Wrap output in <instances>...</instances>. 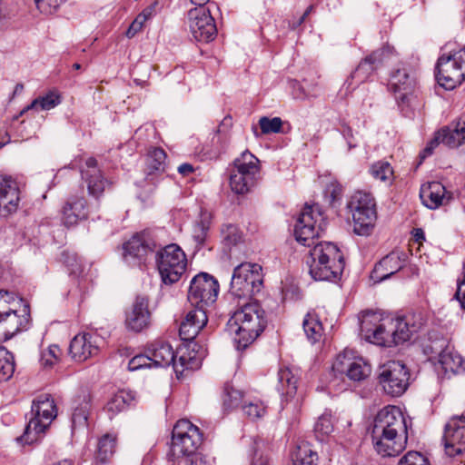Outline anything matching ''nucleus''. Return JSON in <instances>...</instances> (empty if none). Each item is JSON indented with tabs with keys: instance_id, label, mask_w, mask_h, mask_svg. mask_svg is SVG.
Listing matches in <instances>:
<instances>
[{
	"instance_id": "9b49d317",
	"label": "nucleus",
	"mask_w": 465,
	"mask_h": 465,
	"mask_svg": "<svg viewBox=\"0 0 465 465\" xmlns=\"http://www.w3.org/2000/svg\"><path fill=\"white\" fill-rule=\"evenodd\" d=\"M378 379L385 393L401 396L409 386L410 373L403 363L392 361L380 368Z\"/></svg>"
},
{
	"instance_id": "a18cd8bd",
	"label": "nucleus",
	"mask_w": 465,
	"mask_h": 465,
	"mask_svg": "<svg viewBox=\"0 0 465 465\" xmlns=\"http://www.w3.org/2000/svg\"><path fill=\"white\" fill-rule=\"evenodd\" d=\"M62 354L61 349L57 345H50L46 351L41 354V364L44 368H52L56 364Z\"/></svg>"
},
{
	"instance_id": "72a5a7b5",
	"label": "nucleus",
	"mask_w": 465,
	"mask_h": 465,
	"mask_svg": "<svg viewBox=\"0 0 465 465\" xmlns=\"http://www.w3.org/2000/svg\"><path fill=\"white\" fill-rule=\"evenodd\" d=\"M292 465H314L318 459L317 453L308 442L299 443L292 452Z\"/></svg>"
},
{
	"instance_id": "6e6552de",
	"label": "nucleus",
	"mask_w": 465,
	"mask_h": 465,
	"mask_svg": "<svg viewBox=\"0 0 465 465\" xmlns=\"http://www.w3.org/2000/svg\"><path fill=\"white\" fill-rule=\"evenodd\" d=\"M259 160L249 151L234 160L230 175V187L237 194H245L255 185L260 172Z\"/></svg>"
},
{
	"instance_id": "603ef678",
	"label": "nucleus",
	"mask_w": 465,
	"mask_h": 465,
	"mask_svg": "<svg viewBox=\"0 0 465 465\" xmlns=\"http://www.w3.org/2000/svg\"><path fill=\"white\" fill-rule=\"evenodd\" d=\"M153 363L150 359V355H136L133 357L128 362V370L131 371H138L143 368H150Z\"/></svg>"
},
{
	"instance_id": "5fc2aeb1",
	"label": "nucleus",
	"mask_w": 465,
	"mask_h": 465,
	"mask_svg": "<svg viewBox=\"0 0 465 465\" xmlns=\"http://www.w3.org/2000/svg\"><path fill=\"white\" fill-rule=\"evenodd\" d=\"M16 295L5 290H0V312H6L12 308L10 304L16 301Z\"/></svg>"
},
{
	"instance_id": "1a4fd4ad",
	"label": "nucleus",
	"mask_w": 465,
	"mask_h": 465,
	"mask_svg": "<svg viewBox=\"0 0 465 465\" xmlns=\"http://www.w3.org/2000/svg\"><path fill=\"white\" fill-rule=\"evenodd\" d=\"M156 264L164 284L177 282L184 273L187 259L183 251L176 244H170L157 252Z\"/></svg>"
},
{
	"instance_id": "a878e982",
	"label": "nucleus",
	"mask_w": 465,
	"mask_h": 465,
	"mask_svg": "<svg viewBox=\"0 0 465 465\" xmlns=\"http://www.w3.org/2000/svg\"><path fill=\"white\" fill-rule=\"evenodd\" d=\"M193 307V310L187 312L185 319L180 325V336L184 341L193 340L208 321L206 308L202 306Z\"/></svg>"
},
{
	"instance_id": "6e6d98bb",
	"label": "nucleus",
	"mask_w": 465,
	"mask_h": 465,
	"mask_svg": "<svg viewBox=\"0 0 465 465\" xmlns=\"http://www.w3.org/2000/svg\"><path fill=\"white\" fill-rule=\"evenodd\" d=\"M209 230V226L207 223H205L203 221H201L198 223L193 230V238L199 244H203L207 232Z\"/></svg>"
},
{
	"instance_id": "e433bc0d",
	"label": "nucleus",
	"mask_w": 465,
	"mask_h": 465,
	"mask_svg": "<svg viewBox=\"0 0 465 465\" xmlns=\"http://www.w3.org/2000/svg\"><path fill=\"white\" fill-rule=\"evenodd\" d=\"M302 325L307 339L312 343H315L321 339L323 328L319 317L316 314L312 312L307 313L303 320Z\"/></svg>"
},
{
	"instance_id": "ddd939ff",
	"label": "nucleus",
	"mask_w": 465,
	"mask_h": 465,
	"mask_svg": "<svg viewBox=\"0 0 465 465\" xmlns=\"http://www.w3.org/2000/svg\"><path fill=\"white\" fill-rule=\"evenodd\" d=\"M332 369L341 374H345L354 381L365 380L371 372V365L362 357L356 356L351 350H345L337 356Z\"/></svg>"
},
{
	"instance_id": "de8ad7c7",
	"label": "nucleus",
	"mask_w": 465,
	"mask_h": 465,
	"mask_svg": "<svg viewBox=\"0 0 465 465\" xmlns=\"http://www.w3.org/2000/svg\"><path fill=\"white\" fill-rule=\"evenodd\" d=\"M222 236L223 242L227 246L235 245L242 239V234L239 229L232 224H226L223 226Z\"/></svg>"
},
{
	"instance_id": "423d86ee",
	"label": "nucleus",
	"mask_w": 465,
	"mask_h": 465,
	"mask_svg": "<svg viewBox=\"0 0 465 465\" xmlns=\"http://www.w3.org/2000/svg\"><path fill=\"white\" fill-rule=\"evenodd\" d=\"M353 219V231L359 235L370 234L374 226L377 213L372 195L365 192H356L347 204Z\"/></svg>"
},
{
	"instance_id": "f8f14e48",
	"label": "nucleus",
	"mask_w": 465,
	"mask_h": 465,
	"mask_svg": "<svg viewBox=\"0 0 465 465\" xmlns=\"http://www.w3.org/2000/svg\"><path fill=\"white\" fill-rule=\"evenodd\" d=\"M218 292V282L208 273L201 272L191 281L188 301L192 306L206 308L215 302Z\"/></svg>"
},
{
	"instance_id": "c03bdc74",
	"label": "nucleus",
	"mask_w": 465,
	"mask_h": 465,
	"mask_svg": "<svg viewBox=\"0 0 465 465\" xmlns=\"http://www.w3.org/2000/svg\"><path fill=\"white\" fill-rule=\"evenodd\" d=\"M242 400V392L230 384H226L224 388L223 406L226 409H233L238 407Z\"/></svg>"
},
{
	"instance_id": "aec40b11",
	"label": "nucleus",
	"mask_w": 465,
	"mask_h": 465,
	"mask_svg": "<svg viewBox=\"0 0 465 465\" xmlns=\"http://www.w3.org/2000/svg\"><path fill=\"white\" fill-rule=\"evenodd\" d=\"M387 317L379 312H364L360 318L361 333L364 339L374 344L382 346L387 331Z\"/></svg>"
},
{
	"instance_id": "f3484780",
	"label": "nucleus",
	"mask_w": 465,
	"mask_h": 465,
	"mask_svg": "<svg viewBox=\"0 0 465 465\" xmlns=\"http://www.w3.org/2000/svg\"><path fill=\"white\" fill-rule=\"evenodd\" d=\"M155 248L156 244L148 232L136 233L124 244V259L130 265H141Z\"/></svg>"
},
{
	"instance_id": "cd10ccee",
	"label": "nucleus",
	"mask_w": 465,
	"mask_h": 465,
	"mask_svg": "<svg viewBox=\"0 0 465 465\" xmlns=\"http://www.w3.org/2000/svg\"><path fill=\"white\" fill-rule=\"evenodd\" d=\"M148 353L153 366L163 368L173 363L175 372H179L173 349L169 343L156 341L150 346Z\"/></svg>"
},
{
	"instance_id": "4468645a",
	"label": "nucleus",
	"mask_w": 465,
	"mask_h": 465,
	"mask_svg": "<svg viewBox=\"0 0 465 465\" xmlns=\"http://www.w3.org/2000/svg\"><path fill=\"white\" fill-rule=\"evenodd\" d=\"M187 19L190 31L198 42L208 43L216 37L217 28L214 19L205 7L189 10Z\"/></svg>"
},
{
	"instance_id": "c756f323",
	"label": "nucleus",
	"mask_w": 465,
	"mask_h": 465,
	"mask_svg": "<svg viewBox=\"0 0 465 465\" xmlns=\"http://www.w3.org/2000/svg\"><path fill=\"white\" fill-rule=\"evenodd\" d=\"M390 86L394 93L399 94L397 97L404 102L407 95L413 90L414 80L410 75L407 68H398L391 75Z\"/></svg>"
},
{
	"instance_id": "7ed1b4c3",
	"label": "nucleus",
	"mask_w": 465,
	"mask_h": 465,
	"mask_svg": "<svg viewBox=\"0 0 465 465\" xmlns=\"http://www.w3.org/2000/svg\"><path fill=\"white\" fill-rule=\"evenodd\" d=\"M230 322L237 326L238 346L245 348L264 330L267 324L265 312L257 302H244L236 310Z\"/></svg>"
},
{
	"instance_id": "2f4dec72",
	"label": "nucleus",
	"mask_w": 465,
	"mask_h": 465,
	"mask_svg": "<svg viewBox=\"0 0 465 465\" xmlns=\"http://www.w3.org/2000/svg\"><path fill=\"white\" fill-rule=\"evenodd\" d=\"M82 178L87 184L89 194L95 198L100 197L105 188L110 185L99 169L82 170Z\"/></svg>"
},
{
	"instance_id": "37998d69",
	"label": "nucleus",
	"mask_w": 465,
	"mask_h": 465,
	"mask_svg": "<svg viewBox=\"0 0 465 465\" xmlns=\"http://www.w3.org/2000/svg\"><path fill=\"white\" fill-rule=\"evenodd\" d=\"M371 173L376 179L391 183L393 180V170L388 162H377L371 167Z\"/></svg>"
},
{
	"instance_id": "3c124183",
	"label": "nucleus",
	"mask_w": 465,
	"mask_h": 465,
	"mask_svg": "<svg viewBox=\"0 0 465 465\" xmlns=\"http://www.w3.org/2000/svg\"><path fill=\"white\" fill-rule=\"evenodd\" d=\"M36 7L41 13L51 15L65 2V0H35Z\"/></svg>"
},
{
	"instance_id": "e2e57ef3",
	"label": "nucleus",
	"mask_w": 465,
	"mask_h": 465,
	"mask_svg": "<svg viewBox=\"0 0 465 465\" xmlns=\"http://www.w3.org/2000/svg\"><path fill=\"white\" fill-rule=\"evenodd\" d=\"M193 171H194L193 166L187 163H183L178 167L179 173H181L183 176H187V175L191 174L192 173H193Z\"/></svg>"
},
{
	"instance_id": "774afa93",
	"label": "nucleus",
	"mask_w": 465,
	"mask_h": 465,
	"mask_svg": "<svg viewBox=\"0 0 465 465\" xmlns=\"http://www.w3.org/2000/svg\"><path fill=\"white\" fill-rule=\"evenodd\" d=\"M24 90V84L19 83V84H16L15 86V89H14V94H21Z\"/></svg>"
},
{
	"instance_id": "f03ea898",
	"label": "nucleus",
	"mask_w": 465,
	"mask_h": 465,
	"mask_svg": "<svg viewBox=\"0 0 465 465\" xmlns=\"http://www.w3.org/2000/svg\"><path fill=\"white\" fill-rule=\"evenodd\" d=\"M408 431L406 420L396 406H386L375 416L371 430L374 450L381 457H395L404 450Z\"/></svg>"
},
{
	"instance_id": "c85d7f7f",
	"label": "nucleus",
	"mask_w": 465,
	"mask_h": 465,
	"mask_svg": "<svg viewBox=\"0 0 465 465\" xmlns=\"http://www.w3.org/2000/svg\"><path fill=\"white\" fill-rule=\"evenodd\" d=\"M402 262L398 253L391 252L383 257L379 263L375 265L371 272V278L375 282H381L400 271L402 268Z\"/></svg>"
},
{
	"instance_id": "69168bd1",
	"label": "nucleus",
	"mask_w": 465,
	"mask_h": 465,
	"mask_svg": "<svg viewBox=\"0 0 465 465\" xmlns=\"http://www.w3.org/2000/svg\"><path fill=\"white\" fill-rule=\"evenodd\" d=\"M73 259H74V261L75 262V265H74V262L70 263L69 262H67V266L71 267V272L72 273L79 274L82 272L81 269H80V265L77 262L76 257H74Z\"/></svg>"
},
{
	"instance_id": "4c0bfd02",
	"label": "nucleus",
	"mask_w": 465,
	"mask_h": 465,
	"mask_svg": "<svg viewBox=\"0 0 465 465\" xmlns=\"http://www.w3.org/2000/svg\"><path fill=\"white\" fill-rule=\"evenodd\" d=\"M166 153L161 148H154L147 158V179L155 173H163L165 169Z\"/></svg>"
},
{
	"instance_id": "f704fd0d",
	"label": "nucleus",
	"mask_w": 465,
	"mask_h": 465,
	"mask_svg": "<svg viewBox=\"0 0 465 465\" xmlns=\"http://www.w3.org/2000/svg\"><path fill=\"white\" fill-rule=\"evenodd\" d=\"M278 391L286 395L292 397L297 391V378L289 368L281 369L278 372Z\"/></svg>"
},
{
	"instance_id": "09e8293b",
	"label": "nucleus",
	"mask_w": 465,
	"mask_h": 465,
	"mask_svg": "<svg viewBox=\"0 0 465 465\" xmlns=\"http://www.w3.org/2000/svg\"><path fill=\"white\" fill-rule=\"evenodd\" d=\"M244 414L252 420L262 418L266 411V408L262 401H250L242 405Z\"/></svg>"
},
{
	"instance_id": "9d476101",
	"label": "nucleus",
	"mask_w": 465,
	"mask_h": 465,
	"mask_svg": "<svg viewBox=\"0 0 465 465\" xmlns=\"http://www.w3.org/2000/svg\"><path fill=\"white\" fill-rule=\"evenodd\" d=\"M172 453L174 457H187L197 452L202 443L199 429L188 420H180L173 430Z\"/></svg>"
},
{
	"instance_id": "680f3d73",
	"label": "nucleus",
	"mask_w": 465,
	"mask_h": 465,
	"mask_svg": "<svg viewBox=\"0 0 465 465\" xmlns=\"http://www.w3.org/2000/svg\"><path fill=\"white\" fill-rule=\"evenodd\" d=\"M341 134L347 141L349 150L355 148L357 146V144L355 143H353L354 137H353L352 130L351 128L346 127L344 130L341 131Z\"/></svg>"
},
{
	"instance_id": "473e14b6",
	"label": "nucleus",
	"mask_w": 465,
	"mask_h": 465,
	"mask_svg": "<svg viewBox=\"0 0 465 465\" xmlns=\"http://www.w3.org/2000/svg\"><path fill=\"white\" fill-rule=\"evenodd\" d=\"M134 401V395L132 391H119L107 402L106 411L111 413V418L124 411Z\"/></svg>"
},
{
	"instance_id": "bb28decb",
	"label": "nucleus",
	"mask_w": 465,
	"mask_h": 465,
	"mask_svg": "<svg viewBox=\"0 0 465 465\" xmlns=\"http://www.w3.org/2000/svg\"><path fill=\"white\" fill-rule=\"evenodd\" d=\"M420 197L426 207L435 210L449 203L452 199V193L447 192L440 183L430 182L421 185Z\"/></svg>"
},
{
	"instance_id": "0e129e2a",
	"label": "nucleus",
	"mask_w": 465,
	"mask_h": 465,
	"mask_svg": "<svg viewBox=\"0 0 465 465\" xmlns=\"http://www.w3.org/2000/svg\"><path fill=\"white\" fill-rule=\"evenodd\" d=\"M268 460L262 454L255 453L251 465H267Z\"/></svg>"
},
{
	"instance_id": "052dcab7",
	"label": "nucleus",
	"mask_w": 465,
	"mask_h": 465,
	"mask_svg": "<svg viewBox=\"0 0 465 465\" xmlns=\"http://www.w3.org/2000/svg\"><path fill=\"white\" fill-rule=\"evenodd\" d=\"M159 5L158 1H154L153 4L145 7L142 14L143 16H145L148 20L151 19L153 16H154L157 13V7Z\"/></svg>"
},
{
	"instance_id": "2eb2a0df",
	"label": "nucleus",
	"mask_w": 465,
	"mask_h": 465,
	"mask_svg": "<svg viewBox=\"0 0 465 465\" xmlns=\"http://www.w3.org/2000/svg\"><path fill=\"white\" fill-rule=\"evenodd\" d=\"M430 358H438L445 371L460 373L465 371V361L460 354L450 348L445 339L432 341L425 347Z\"/></svg>"
},
{
	"instance_id": "20e7f679",
	"label": "nucleus",
	"mask_w": 465,
	"mask_h": 465,
	"mask_svg": "<svg viewBox=\"0 0 465 465\" xmlns=\"http://www.w3.org/2000/svg\"><path fill=\"white\" fill-rule=\"evenodd\" d=\"M56 415V405L52 397L49 394L39 395L33 401L31 418L25 432L16 440L21 444H32L37 441Z\"/></svg>"
},
{
	"instance_id": "58836bf2",
	"label": "nucleus",
	"mask_w": 465,
	"mask_h": 465,
	"mask_svg": "<svg viewBox=\"0 0 465 465\" xmlns=\"http://www.w3.org/2000/svg\"><path fill=\"white\" fill-rule=\"evenodd\" d=\"M89 402L90 397L86 395L84 397L83 402L74 409L72 415V428L74 430L76 429H84L87 426Z\"/></svg>"
},
{
	"instance_id": "49530a36",
	"label": "nucleus",
	"mask_w": 465,
	"mask_h": 465,
	"mask_svg": "<svg viewBox=\"0 0 465 465\" xmlns=\"http://www.w3.org/2000/svg\"><path fill=\"white\" fill-rule=\"evenodd\" d=\"M259 125L263 134H277L281 132L282 121L280 117L262 116L259 120Z\"/></svg>"
},
{
	"instance_id": "8fccbe9b",
	"label": "nucleus",
	"mask_w": 465,
	"mask_h": 465,
	"mask_svg": "<svg viewBox=\"0 0 465 465\" xmlns=\"http://www.w3.org/2000/svg\"><path fill=\"white\" fill-rule=\"evenodd\" d=\"M398 465H429V461L420 452L409 451L400 460Z\"/></svg>"
},
{
	"instance_id": "b1692460",
	"label": "nucleus",
	"mask_w": 465,
	"mask_h": 465,
	"mask_svg": "<svg viewBox=\"0 0 465 465\" xmlns=\"http://www.w3.org/2000/svg\"><path fill=\"white\" fill-rule=\"evenodd\" d=\"M19 202L17 183L11 177L0 176V215L7 216L15 212Z\"/></svg>"
},
{
	"instance_id": "79ce46f5",
	"label": "nucleus",
	"mask_w": 465,
	"mask_h": 465,
	"mask_svg": "<svg viewBox=\"0 0 465 465\" xmlns=\"http://www.w3.org/2000/svg\"><path fill=\"white\" fill-rule=\"evenodd\" d=\"M115 438L106 434L98 441L96 459L101 462L106 461L114 452Z\"/></svg>"
},
{
	"instance_id": "4d7b16f0",
	"label": "nucleus",
	"mask_w": 465,
	"mask_h": 465,
	"mask_svg": "<svg viewBox=\"0 0 465 465\" xmlns=\"http://www.w3.org/2000/svg\"><path fill=\"white\" fill-rule=\"evenodd\" d=\"M456 299L460 302L461 307L465 310V281L462 280L458 284L457 292L455 293Z\"/></svg>"
},
{
	"instance_id": "412c9836",
	"label": "nucleus",
	"mask_w": 465,
	"mask_h": 465,
	"mask_svg": "<svg viewBox=\"0 0 465 465\" xmlns=\"http://www.w3.org/2000/svg\"><path fill=\"white\" fill-rule=\"evenodd\" d=\"M440 143L449 147H458L465 143V114L460 119L455 129L451 130L448 127L440 130L423 150L421 158L432 153L433 149Z\"/></svg>"
},
{
	"instance_id": "7c9ffc66",
	"label": "nucleus",
	"mask_w": 465,
	"mask_h": 465,
	"mask_svg": "<svg viewBox=\"0 0 465 465\" xmlns=\"http://www.w3.org/2000/svg\"><path fill=\"white\" fill-rule=\"evenodd\" d=\"M86 201L84 198H72L63 208V223L65 226L77 224L81 220L86 219Z\"/></svg>"
},
{
	"instance_id": "a211bd4d",
	"label": "nucleus",
	"mask_w": 465,
	"mask_h": 465,
	"mask_svg": "<svg viewBox=\"0 0 465 465\" xmlns=\"http://www.w3.org/2000/svg\"><path fill=\"white\" fill-rule=\"evenodd\" d=\"M445 452L455 457L465 451V416L451 417L444 427Z\"/></svg>"
},
{
	"instance_id": "dca6fc26",
	"label": "nucleus",
	"mask_w": 465,
	"mask_h": 465,
	"mask_svg": "<svg viewBox=\"0 0 465 465\" xmlns=\"http://www.w3.org/2000/svg\"><path fill=\"white\" fill-rule=\"evenodd\" d=\"M393 52V47L384 45L381 49H378L366 56L347 79L349 86L359 85L368 81L374 71L384 62L386 58L390 57Z\"/></svg>"
},
{
	"instance_id": "ea45409f",
	"label": "nucleus",
	"mask_w": 465,
	"mask_h": 465,
	"mask_svg": "<svg viewBox=\"0 0 465 465\" xmlns=\"http://www.w3.org/2000/svg\"><path fill=\"white\" fill-rule=\"evenodd\" d=\"M15 372V361L12 353L0 347V381L9 380Z\"/></svg>"
},
{
	"instance_id": "864d4df0",
	"label": "nucleus",
	"mask_w": 465,
	"mask_h": 465,
	"mask_svg": "<svg viewBox=\"0 0 465 465\" xmlns=\"http://www.w3.org/2000/svg\"><path fill=\"white\" fill-rule=\"evenodd\" d=\"M148 19L145 16H143L142 13L139 14L127 29L126 36L128 38L134 37L139 31L142 30L144 23Z\"/></svg>"
},
{
	"instance_id": "bf43d9fd",
	"label": "nucleus",
	"mask_w": 465,
	"mask_h": 465,
	"mask_svg": "<svg viewBox=\"0 0 465 465\" xmlns=\"http://www.w3.org/2000/svg\"><path fill=\"white\" fill-rule=\"evenodd\" d=\"M185 465H205L200 453L195 452L193 455H189L185 459Z\"/></svg>"
},
{
	"instance_id": "393cba45",
	"label": "nucleus",
	"mask_w": 465,
	"mask_h": 465,
	"mask_svg": "<svg viewBox=\"0 0 465 465\" xmlns=\"http://www.w3.org/2000/svg\"><path fill=\"white\" fill-rule=\"evenodd\" d=\"M150 320L151 312L148 309V299L144 296H137L130 311L126 312V327L138 332L148 327Z\"/></svg>"
},
{
	"instance_id": "338daca9",
	"label": "nucleus",
	"mask_w": 465,
	"mask_h": 465,
	"mask_svg": "<svg viewBox=\"0 0 465 465\" xmlns=\"http://www.w3.org/2000/svg\"><path fill=\"white\" fill-rule=\"evenodd\" d=\"M96 164H97V162L94 158H88L85 163V165H86L85 170L97 169Z\"/></svg>"
},
{
	"instance_id": "13d9d810",
	"label": "nucleus",
	"mask_w": 465,
	"mask_h": 465,
	"mask_svg": "<svg viewBox=\"0 0 465 465\" xmlns=\"http://www.w3.org/2000/svg\"><path fill=\"white\" fill-rule=\"evenodd\" d=\"M292 94L296 99H304L308 97V94L305 92L304 87L298 82H294L292 84Z\"/></svg>"
},
{
	"instance_id": "a19ab883",
	"label": "nucleus",
	"mask_w": 465,
	"mask_h": 465,
	"mask_svg": "<svg viewBox=\"0 0 465 465\" xmlns=\"http://www.w3.org/2000/svg\"><path fill=\"white\" fill-rule=\"evenodd\" d=\"M333 430L334 427L331 415L327 412L320 416L314 425L315 436L320 441H323L328 436H330Z\"/></svg>"
},
{
	"instance_id": "c9c22d12",
	"label": "nucleus",
	"mask_w": 465,
	"mask_h": 465,
	"mask_svg": "<svg viewBox=\"0 0 465 465\" xmlns=\"http://www.w3.org/2000/svg\"><path fill=\"white\" fill-rule=\"evenodd\" d=\"M62 103L61 94L56 90H51L44 95L35 98L25 110L35 109L48 111Z\"/></svg>"
},
{
	"instance_id": "f257e3e1",
	"label": "nucleus",
	"mask_w": 465,
	"mask_h": 465,
	"mask_svg": "<svg viewBox=\"0 0 465 465\" xmlns=\"http://www.w3.org/2000/svg\"><path fill=\"white\" fill-rule=\"evenodd\" d=\"M321 216L318 205H306L296 222L294 235L302 245H313L306 260L311 276L315 281H335L342 273L344 259L340 249L332 242L314 244V238L322 231V224L317 225Z\"/></svg>"
},
{
	"instance_id": "0eeeda50",
	"label": "nucleus",
	"mask_w": 465,
	"mask_h": 465,
	"mask_svg": "<svg viewBox=\"0 0 465 465\" xmlns=\"http://www.w3.org/2000/svg\"><path fill=\"white\" fill-rule=\"evenodd\" d=\"M436 79L446 90H453L464 82L465 47L438 59Z\"/></svg>"
},
{
	"instance_id": "5701e85b",
	"label": "nucleus",
	"mask_w": 465,
	"mask_h": 465,
	"mask_svg": "<svg viewBox=\"0 0 465 465\" xmlns=\"http://www.w3.org/2000/svg\"><path fill=\"white\" fill-rule=\"evenodd\" d=\"M97 341V336L94 334L79 333L71 341L69 353L75 361H84L98 353Z\"/></svg>"
},
{
	"instance_id": "39448f33",
	"label": "nucleus",
	"mask_w": 465,
	"mask_h": 465,
	"mask_svg": "<svg viewBox=\"0 0 465 465\" xmlns=\"http://www.w3.org/2000/svg\"><path fill=\"white\" fill-rule=\"evenodd\" d=\"M262 283V266L257 263L242 262L233 270L230 293L234 298L247 300L261 292Z\"/></svg>"
},
{
	"instance_id": "4be33fe9",
	"label": "nucleus",
	"mask_w": 465,
	"mask_h": 465,
	"mask_svg": "<svg viewBox=\"0 0 465 465\" xmlns=\"http://www.w3.org/2000/svg\"><path fill=\"white\" fill-rule=\"evenodd\" d=\"M29 322L28 306L25 305L22 314H17L15 308H8L6 312H0V331L5 339H11L15 333L26 327Z\"/></svg>"
},
{
	"instance_id": "6ab92c4d",
	"label": "nucleus",
	"mask_w": 465,
	"mask_h": 465,
	"mask_svg": "<svg viewBox=\"0 0 465 465\" xmlns=\"http://www.w3.org/2000/svg\"><path fill=\"white\" fill-rule=\"evenodd\" d=\"M387 331L384 335L382 346L391 347L401 344L410 340L411 335L417 332L421 323L411 322L409 318L393 319L387 316Z\"/></svg>"
}]
</instances>
